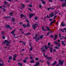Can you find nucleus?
<instances>
[{"instance_id":"338daca9","label":"nucleus","mask_w":66,"mask_h":66,"mask_svg":"<svg viewBox=\"0 0 66 66\" xmlns=\"http://www.w3.org/2000/svg\"><path fill=\"white\" fill-rule=\"evenodd\" d=\"M44 47H45V46H43V47L41 48V49H44Z\"/></svg>"},{"instance_id":"8fccbe9b","label":"nucleus","mask_w":66,"mask_h":66,"mask_svg":"<svg viewBox=\"0 0 66 66\" xmlns=\"http://www.w3.org/2000/svg\"><path fill=\"white\" fill-rule=\"evenodd\" d=\"M28 6H29V7H32V5H28Z\"/></svg>"},{"instance_id":"f8f14e48","label":"nucleus","mask_w":66,"mask_h":66,"mask_svg":"<svg viewBox=\"0 0 66 66\" xmlns=\"http://www.w3.org/2000/svg\"><path fill=\"white\" fill-rule=\"evenodd\" d=\"M61 26H62V27H65V26H66V24L65 23L64 24V22H61Z\"/></svg>"},{"instance_id":"4d7b16f0","label":"nucleus","mask_w":66,"mask_h":66,"mask_svg":"<svg viewBox=\"0 0 66 66\" xmlns=\"http://www.w3.org/2000/svg\"><path fill=\"white\" fill-rule=\"evenodd\" d=\"M22 43H23V44L24 45H26V43H24V42L23 41H22Z\"/></svg>"},{"instance_id":"864d4df0","label":"nucleus","mask_w":66,"mask_h":66,"mask_svg":"<svg viewBox=\"0 0 66 66\" xmlns=\"http://www.w3.org/2000/svg\"><path fill=\"white\" fill-rule=\"evenodd\" d=\"M49 17H50V16H49V15H47L46 18H50Z\"/></svg>"},{"instance_id":"cd10ccee","label":"nucleus","mask_w":66,"mask_h":66,"mask_svg":"<svg viewBox=\"0 0 66 66\" xmlns=\"http://www.w3.org/2000/svg\"><path fill=\"white\" fill-rule=\"evenodd\" d=\"M51 8L50 7H47V11H50V10H51Z\"/></svg>"},{"instance_id":"4be33fe9","label":"nucleus","mask_w":66,"mask_h":66,"mask_svg":"<svg viewBox=\"0 0 66 66\" xmlns=\"http://www.w3.org/2000/svg\"><path fill=\"white\" fill-rule=\"evenodd\" d=\"M30 46L31 47V48H30V49H29V50L30 51H32V46H31V45H30Z\"/></svg>"},{"instance_id":"79ce46f5","label":"nucleus","mask_w":66,"mask_h":66,"mask_svg":"<svg viewBox=\"0 0 66 66\" xmlns=\"http://www.w3.org/2000/svg\"><path fill=\"white\" fill-rule=\"evenodd\" d=\"M35 60L36 61H38V60H39V59H38V57H36L35 58Z\"/></svg>"},{"instance_id":"c03bdc74","label":"nucleus","mask_w":66,"mask_h":66,"mask_svg":"<svg viewBox=\"0 0 66 66\" xmlns=\"http://www.w3.org/2000/svg\"><path fill=\"white\" fill-rule=\"evenodd\" d=\"M44 56L46 58L47 57V56H46V55H45V53H44L43 54Z\"/></svg>"},{"instance_id":"f257e3e1","label":"nucleus","mask_w":66,"mask_h":66,"mask_svg":"<svg viewBox=\"0 0 66 66\" xmlns=\"http://www.w3.org/2000/svg\"><path fill=\"white\" fill-rule=\"evenodd\" d=\"M45 49L47 50L48 49V48H49V50H50V52L51 53H52V52H53V51H52L53 50V48H52V46H53V45H52L51 46H47L45 45Z\"/></svg>"},{"instance_id":"72a5a7b5","label":"nucleus","mask_w":66,"mask_h":66,"mask_svg":"<svg viewBox=\"0 0 66 66\" xmlns=\"http://www.w3.org/2000/svg\"><path fill=\"white\" fill-rule=\"evenodd\" d=\"M42 30H43V31H46V30L44 29V27H42Z\"/></svg>"},{"instance_id":"5701e85b","label":"nucleus","mask_w":66,"mask_h":66,"mask_svg":"<svg viewBox=\"0 0 66 66\" xmlns=\"http://www.w3.org/2000/svg\"><path fill=\"white\" fill-rule=\"evenodd\" d=\"M35 65L36 66H37V65H39V62L38 61V62L36 63Z\"/></svg>"},{"instance_id":"0e129e2a","label":"nucleus","mask_w":66,"mask_h":66,"mask_svg":"<svg viewBox=\"0 0 66 66\" xmlns=\"http://www.w3.org/2000/svg\"><path fill=\"white\" fill-rule=\"evenodd\" d=\"M26 21L27 22H29V23H30V21L28 20H26Z\"/></svg>"},{"instance_id":"f03ea898","label":"nucleus","mask_w":66,"mask_h":66,"mask_svg":"<svg viewBox=\"0 0 66 66\" xmlns=\"http://www.w3.org/2000/svg\"><path fill=\"white\" fill-rule=\"evenodd\" d=\"M11 40H10L7 41V40H5L2 43L3 44H5L6 43H7L8 44H10Z\"/></svg>"},{"instance_id":"473e14b6","label":"nucleus","mask_w":66,"mask_h":66,"mask_svg":"<svg viewBox=\"0 0 66 66\" xmlns=\"http://www.w3.org/2000/svg\"><path fill=\"white\" fill-rule=\"evenodd\" d=\"M42 52H45L46 50L45 49H43L42 51H41Z\"/></svg>"},{"instance_id":"c9c22d12","label":"nucleus","mask_w":66,"mask_h":66,"mask_svg":"<svg viewBox=\"0 0 66 66\" xmlns=\"http://www.w3.org/2000/svg\"><path fill=\"white\" fill-rule=\"evenodd\" d=\"M21 17H24L26 18V16H24V15L23 14H21Z\"/></svg>"},{"instance_id":"e2e57ef3","label":"nucleus","mask_w":66,"mask_h":66,"mask_svg":"<svg viewBox=\"0 0 66 66\" xmlns=\"http://www.w3.org/2000/svg\"><path fill=\"white\" fill-rule=\"evenodd\" d=\"M25 60H28V58L27 57H25Z\"/></svg>"},{"instance_id":"7c9ffc66","label":"nucleus","mask_w":66,"mask_h":66,"mask_svg":"<svg viewBox=\"0 0 66 66\" xmlns=\"http://www.w3.org/2000/svg\"><path fill=\"white\" fill-rule=\"evenodd\" d=\"M35 20H37L38 19V17L37 16H36L34 18Z\"/></svg>"},{"instance_id":"9d476101","label":"nucleus","mask_w":66,"mask_h":66,"mask_svg":"<svg viewBox=\"0 0 66 66\" xmlns=\"http://www.w3.org/2000/svg\"><path fill=\"white\" fill-rule=\"evenodd\" d=\"M11 20L13 21V22L14 23V24H15V23L14 22H15V19L13 17H12V18L11 19Z\"/></svg>"},{"instance_id":"f704fd0d","label":"nucleus","mask_w":66,"mask_h":66,"mask_svg":"<svg viewBox=\"0 0 66 66\" xmlns=\"http://www.w3.org/2000/svg\"><path fill=\"white\" fill-rule=\"evenodd\" d=\"M18 65H20V66H22V63H18Z\"/></svg>"},{"instance_id":"37998d69","label":"nucleus","mask_w":66,"mask_h":66,"mask_svg":"<svg viewBox=\"0 0 66 66\" xmlns=\"http://www.w3.org/2000/svg\"><path fill=\"white\" fill-rule=\"evenodd\" d=\"M49 20L50 21H53V19H49Z\"/></svg>"},{"instance_id":"6ab92c4d","label":"nucleus","mask_w":66,"mask_h":66,"mask_svg":"<svg viewBox=\"0 0 66 66\" xmlns=\"http://www.w3.org/2000/svg\"><path fill=\"white\" fill-rule=\"evenodd\" d=\"M49 37L50 38H54V36H53V35H51L50 36H49Z\"/></svg>"},{"instance_id":"680f3d73","label":"nucleus","mask_w":66,"mask_h":66,"mask_svg":"<svg viewBox=\"0 0 66 66\" xmlns=\"http://www.w3.org/2000/svg\"><path fill=\"white\" fill-rule=\"evenodd\" d=\"M42 3H43V4H45V1L42 2Z\"/></svg>"},{"instance_id":"13d9d810","label":"nucleus","mask_w":66,"mask_h":66,"mask_svg":"<svg viewBox=\"0 0 66 66\" xmlns=\"http://www.w3.org/2000/svg\"><path fill=\"white\" fill-rule=\"evenodd\" d=\"M0 62H3V60H2L0 59Z\"/></svg>"},{"instance_id":"774afa93","label":"nucleus","mask_w":66,"mask_h":66,"mask_svg":"<svg viewBox=\"0 0 66 66\" xmlns=\"http://www.w3.org/2000/svg\"><path fill=\"white\" fill-rule=\"evenodd\" d=\"M22 6H23V7H22V8H23V7H24V5H22Z\"/></svg>"},{"instance_id":"6e6d98bb","label":"nucleus","mask_w":66,"mask_h":66,"mask_svg":"<svg viewBox=\"0 0 66 66\" xmlns=\"http://www.w3.org/2000/svg\"><path fill=\"white\" fill-rule=\"evenodd\" d=\"M59 36L60 37H62V36H61V33L60 32H59Z\"/></svg>"},{"instance_id":"2f4dec72","label":"nucleus","mask_w":66,"mask_h":66,"mask_svg":"<svg viewBox=\"0 0 66 66\" xmlns=\"http://www.w3.org/2000/svg\"><path fill=\"white\" fill-rule=\"evenodd\" d=\"M6 3H7V2H6V1H4V4L5 5H6Z\"/></svg>"},{"instance_id":"ea45409f","label":"nucleus","mask_w":66,"mask_h":66,"mask_svg":"<svg viewBox=\"0 0 66 66\" xmlns=\"http://www.w3.org/2000/svg\"><path fill=\"white\" fill-rule=\"evenodd\" d=\"M3 10V12H5L6 11V10H5V9H4V8H3V9H2Z\"/></svg>"},{"instance_id":"9b49d317","label":"nucleus","mask_w":66,"mask_h":66,"mask_svg":"<svg viewBox=\"0 0 66 66\" xmlns=\"http://www.w3.org/2000/svg\"><path fill=\"white\" fill-rule=\"evenodd\" d=\"M29 18L31 19V17L33 16V13H32V14H30L29 15Z\"/></svg>"},{"instance_id":"3c124183","label":"nucleus","mask_w":66,"mask_h":66,"mask_svg":"<svg viewBox=\"0 0 66 66\" xmlns=\"http://www.w3.org/2000/svg\"><path fill=\"white\" fill-rule=\"evenodd\" d=\"M28 10H29V11H30L31 12H32V10H31V8H28Z\"/></svg>"},{"instance_id":"2eb2a0df","label":"nucleus","mask_w":66,"mask_h":66,"mask_svg":"<svg viewBox=\"0 0 66 66\" xmlns=\"http://www.w3.org/2000/svg\"><path fill=\"white\" fill-rule=\"evenodd\" d=\"M56 61H55L52 64L53 66L56 65Z\"/></svg>"},{"instance_id":"a878e982","label":"nucleus","mask_w":66,"mask_h":66,"mask_svg":"<svg viewBox=\"0 0 66 66\" xmlns=\"http://www.w3.org/2000/svg\"><path fill=\"white\" fill-rule=\"evenodd\" d=\"M62 45H63L64 46H66V44H64V41H62Z\"/></svg>"},{"instance_id":"f3484780","label":"nucleus","mask_w":66,"mask_h":66,"mask_svg":"<svg viewBox=\"0 0 66 66\" xmlns=\"http://www.w3.org/2000/svg\"><path fill=\"white\" fill-rule=\"evenodd\" d=\"M22 26L24 28H27V25H26V24H23L22 25Z\"/></svg>"},{"instance_id":"b1692460","label":"nucleus","mask_w":66,"mask_h":66,"mask_svg":"<svg viewBox=\"0 0 66 66\" xmlns=\"http://www.w3.org/2000/svg\"><path fill=\"white\" fill-rule=\"evenodd\" d=\"M43 36H44V35H41V36H40V38H41V39H43Z\"/></svg>"},{"instance_id":"603ef678","label":"nucleus","mask_w":66,"mask_h":66,"mask_svg":"<svg viewBox=\"0 0 66 66\" xmlns=\"http://www.w3.org/2000/svg\"><path fill=\"white\" fill-rule=\"evenodd\" d=\"M15 31H16V30L14 29V30H13L12 31H11V32H12V33H14V32H15Z\"/></svg>"},{"instance_id":"aec40b11","label":"nucleus","mask_w":66,"mask_h":66,"mask_svg":"<svg viewBox=\"0 0 66 66\" xmlns=\"http://www.w3.org/2000/svg\"><path fill=\"white\" fill-rule=\"evenodd\" d=\"M13 12L12 11L10 13L9 15L10 16H12L13 15Z\"/></svg>"},{"instance_id":"c756f323","label":"nucleus","mask_w":66,"mask_h":66,"mask_svg":"<svg viewBox=\"0 0 66 66\" xmlns=\"http://www.w3.org/2000/svg\"><path fill=\"white\" fill-rule=\"evenodd\" d=\"M30 34H31L29 32L27 33V34H25V35L27 36L28 35H30Z\"/></svg>"},{"instance_id":"39448f33","label":"nucleus","mask_w":66,"mask_h":66,"mask_svg":"<svg viewBox=\"0 0 66 66\" xmlns=\"http://www.w3.org/2000/svg\"><path fill=\"white\" fill-rule=\"evenodd\" d=\"M4 27L6 28L7 29H10V30H12V29L11 27H10V25H6L5 26H4Z\"/></svg>"},{"instance_id":"49530a36","label":"nucleus","mask_w":66,"mask_h":66,"mask_svg":"<svg viewBox=\"0 0 66 66\" xmlns=\"http://www.w3.org/2000/svg\"><path fill=\"white\" fill-rule=\"evenodd\" d=\"M50 31H48L47 32V36H48L49 35V33H50Z\"/></svg>"},{"instance_id":"ddd939ff","label":"nucleus","mask_w":66,"mask_h":66,"mask_svg":"<svg viewBox=\"0 0 66 66\" xmlns=\"http://www.w3.org/2000/svg\"><path fill=\"white\" fill-rule=\"evenodd\" d=\"M54 16V14H51L49 15V16H50L49 18H51V17H53V16Z\"/></svg>"},{"instance_id":"4c0bfd02","label":"nucleus","mask_w":66,"mask_h":66,"mask_svg":"<svg viewBox=\"0 0 66 66\" xmlns=\"http://www.w3.org/2000/svg\"><path fill=\"white\" fill-rule=\"evenodd\" d=\"M27 27H30V24H29V23H28L27 24Z\"/></svg>"},{"instance_id":"09e8293b","label":"nucleus","mask_w":66,"mask_h":66,"mask_svg":"<svg viewBox=\"0 0 66 66\" xmlns=\"http://www.w3.org/2000/svg\"><path fill=\"white\" fill-rule=\"evenodd\" d=\"M54 48L55 49H59V48L57 47V46H55L54 47Z\"/></svg>"},{"instance_id":"58836bf2","label":"nucleus","mask_w":66,"mask_h":66,"mask_svg":"<svg viewBox=\"0 0 66 66\" xmlns=\"http://www.w3.org/2000/svg\"><path fill=\"white\" fill-rule=\"evenodd\" d=\"M23 62L24 63H27V60H24Z\"/></svg>"},{"instance_id":"c85d7f7f","label":"nucleus","mask_w":66,"mask_h":66,"mask_svg":"<svg viewBox=\"0 0 66 66\" xmlns=\"http://www.w3.org/2000/svg\"><path fill=\"white\" fill-rule=\"evenodd\" d=\"M39 8H41V7H42V4H41L40 3L39 4Z\"/></svg>"},{"instance_id":"de8ad7c7","label":"nucleus","mask_w":66,"mask_h":66,"mask_svg":"<svg viewBox=\"0 0 66 66\" xmlns=\"http://www.w3.org/2000/svg\"><path fill=\"white\" fill-rule=\"evenodd\" d=\"M51 45V44H50V43L49 42V43H48V46H50V45Z\"/></svg>"},{"instance_id":"a19ab883","label":"nucleus","mask_w":66,"mask_h":66,"mask_svg":"<svg viewBox=\"0 0 66 66\" xmlns=\"http://www.w3.org/2000/svg\"><path fill=\"white\" fill-rule=\"evenodd\" d=\"M54 13H55L54 14V15H56V14H57V12L56 11H55L54 12Z\"/></svg>"},{"instance_id":"bf43d9fd","label":"nucleus","mask_w":66,"mask_h":66,"mask_svg":"<svg viewBox=\"0 0 66 66\" xmlns=\"http://www.w3.org/2000/svg\"><path fill=\"white\" fill-rule=\"evenodd\" d=\"M3 63H0V66H3Z\"/></svg>"},{"instance_id":"e433bc0d","label":"nucleus","mask_w":66,"mask_h":66,"mask_svg":"<svg viewBox=\"0 0 66 66\" xmlns=\"http://www.w3.org/2000/svg\"><path fill=\"white\" fill-rule=\"evenodd\" d=\"M29 58H30V60H32V59H33V57H32V56L31 55L30 56Z\"/></svg>"},{"instance_id":"7ed1b4c3","label":"nucleus","mask_w":66,"mask_h":66,"mask_svg":"<svg viewBox=\"0 0 66 66\" xmlns=\"http://www.w3.org/2000/svg\"><path fill=\"white\" fill-rule=\"evenodd\" d=\"M38 34L37 33L35 35V37H34V38L36 40V42H37L38 40H39V38H40L38 37V38H37V35Z\"/></svg>"},{"instance_id":"412c9836","label":"nucleus","mask_w":66,"mask_h":66,"mask_svg":"<svg viewBox=\"0 0 66 66\" xmlns=\"http://www.w3.org/2000/svg\"><path fill=\"white\" fill-rule=\"evenodd\" d=\"M8 58L9 60H12V56H10Z\"/></svg>"},{"instance_id":"69168bd1","label":"nucleus","mask_w":66,"mask_h":66,"mask_svg":"<svg viewBox=\"0 0 66 66\" xmlns=\"http://www.w3.org/2000/svg\"><path fill=\"white\" fill-rule=\"evenodd\" d=\"M3 39H5V38L4 37V36H3Z\"/></svg>"},{"instance_id":"6e6552de","label":"nucleus","mask_w":66,"mask_h":66,"mask_svg":"<svg viewBox=\"0 0 66 66\" xmlns=\"http://www.w3.org/2000/svg\"><path fill=\"white\" fill-rule=\"evenodd\" d=\"M58 36V35H55V38L54 39V40H55V41H56V39H57V36Z\"/></svg>"},{"instance_id":"a18cd8bd","label":"nucleus","mask_w":66,"mask_h":66,"mask_svg":"<svg viewBox=\"0 0 66 66\" xmlns=\"http://www.w3.org/2000/svg\"><path fill=\"white\" fill-rule=\"evenodd\" d=\"M57 43H58L57 42H54V44L57 45Z\"/></svg>"},{"instance_id":"bb28decb","label":"nucleus","mask_w":66,"mask_h":66,"mask_svg":"<svg viewBox=\"0 0 66 66\" xmlns=\"http://www.w3.org/2000/svg\"><path fill=\"white\" fill-rule=\"evenodd\" d=\"M61 30V31H62V32H63V33H64L65 32V31H64V30H63V29H62L61 28H60L59 29V30Z\"/></svg>"},{"instance_id":"4468645a","label":"nucleus","mask_w":66,"mask_h":66,"mask_svg":"<svg viewBox=\"0 0 66 66\" xmlns=\"http://www.w3.org/2000/svg\"><path fill=\"white\" fill-rule=\"evenodd\" d=\"M46 28L47 29V31H50V29L48 26H46Z\"/></svg>"},{"instance_id":"1a4fd4ad","label":"nucleus","mask_w":66,"mask_h":66,"mask_svg":"<svg viewBox=\"0 0 66 66\" xmlns=\"http://www.w3.org/2000/svg\"><path fill=\"white\" fill-rule=\"evenodd\" d=\"M46 59H47V60H49L50 61V60H52V57H48L47 56L46 57Z\"/></svg>"},{"instance_id":"0eeeda50","label":"nucleus","mask_w":66,"mask_h":66,"mask_svg":"<svg viewBox=\"0 0 66 66\" xmlns=\"http://www.w3.org/2000/svg\"><path fill=\"white\" fill-rule=\"evenodd\" d=\"M17 54H15L14 55V56H13V61H16V57H17Z\"/></svg>"},{"instance_id":"5fc2aeb1","label":"nucleus","mask_w":66,"mask_h":66,"mask_svg":"<svg viewBox=\"0 0 66 66\" xmlns=\"http://www.w3.org/2000/svg\"><path fill=\"white\" fill-rule=\"evenodd\" d=\"M47 64H48V65H50V64L49 63V62L48 61H47Z\"/></svg>"},{"instance_id":"393cba45","label":"nucleus","mask_w":66,"mask_h":66,"mask_svg":"<svg viewBox=\"0 0 66 66\" xmlns=\"http://www.w3.org/2000/svg\"><path fill=\"white\" fill-rule=\"evenodd\" d=\"M10 33H12V34H13L14 36H16V34H15L13 33V32H11Z\"/></svg>"},{"instance_id":"20e7f679","label":"nucleus","mask_w":66,"mask_h":66,"mask_svg":"<svg viewBox=\"0 0 66 66\" xmlns=\"http://www.w3.org/2000/svg\"><path fill=\"white\" fill-rule=\"evenodd\" d=\"M59 61V64H60L61 65H62L64 64V61L63 60V61H62L61 60H58Z\"/></svg>"},{"instance_id":"dca6fc26","label":"nucleus","mask_w":66,"mask_h":66,"mask_svg":"<svg viewBox=\"0 0 66 66\" xmlns=\"http://www.w3.org/2000/svg\"><path fill=\"white\" fill-rule=\"evenodd\" d=\"M66 6V4L65 3H63V4L62 5V7H64V6Z\"/></svg>"},{"instance_id":"423d86ee","label":"nucleus","mask_w":66,"mask_h":66,"mask_svg":"<svg viewBox=\"0 0 66 66\" xmlns=\"http://www.w3.org/2000/svg\"><path fill=\"white\" fill-rule=\"evenodd\" d=\"M38 24H34L33 25V29L34 30H35L36 29V27L38 26Z\"/></svg>"},{"instance_id":"052dcab7","label":"nucleus","mask_w":66,"mask_h":66,"mask_svg":"<svg viewBox=\"0 0 66 66\" xmlns=\"http://www.w3.org/2000/svg\"><path fill=\"white\" fill-rule=\"evenodd\" d=\"M30 63H33V60H32V61H30Z\"/></svg>"},{"instance_id":"a211bd4d","label":"nucleus","mask_w":66,"mask_h":66,"mask_svg":"<svg viewBox=\"0 0 66 66\" xmlns=\"http://www.w3.org/2000/svg\"><path fill=\"white\" fill-rule=\"evenodd\" d=\"M57 46L58 47H61V45L59 43H57Z\"/></svg>"}]
</instances>
